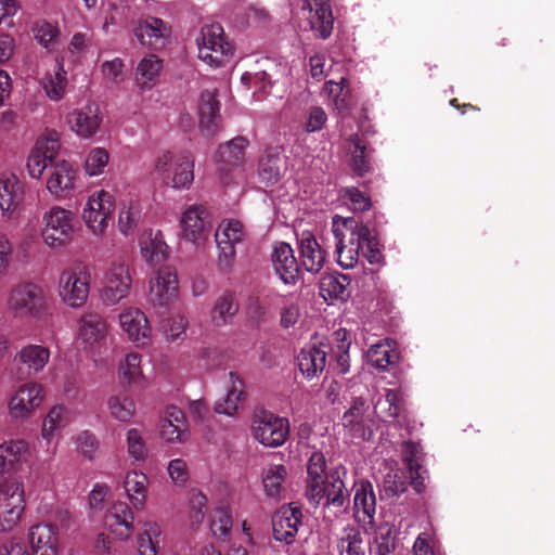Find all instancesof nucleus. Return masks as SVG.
<instances>
[{
  "label": "nucleus",
  "instance_id": "f257e3e1",
  "mask_svg": "<svg viewBox=\"0 0 555 555\" xmlns=\"http://www.w3.org/2000/svg\"><path fill=\"white\" fill-rule=\"evenodd\" d=\"M5 309L13 319L38 321L50 314V298L39 283L21 281L10 288Z\"/></svg>",
  "mask_w": 555,
  "mask_h": 555
},
{
  "label": "nucleus",
  "instance_id": "f03ea898",
  "mask_svg": "<svg viewBox=\"0 0 555 555\" xmlns=\"http://www.w3.org/2000/svg\"><path fill=\"white\" fill-rule=\"evenodd\" d=\"M152 173L175 190H189L194 181V159L188 151H159L151 165Z\"/></svg>",
  "mask_w": 555,
  "mask_h": 555
},
{
  "label": "nucleus",
  "instance_id": "7ed1b4c3",
  "mask_svg": "<svg viewBox=\"0 0 555 555\" xmlns=\"http://www.w3.org/2000/svg\"><path fill=\"white\" fill-rule=\"evenodd\" d=\"M92 275L88 264L79 262L64 269L57 279L60 301L69 309L82 308L89 299Z\"/></svg>",
  "mask_w": 555,
  "mask_h": 555
},
{
  "label": "nucleus",
  "instance_id": "20e7f679",
  "mask_svg": "<svg viewBox=\"0 0 555 555\" xmlns=\"http://www.w3.org/2000/svg\"><path fill=\"white\" fill-rule=\"evenodd\" d=\"M77 218L73 210L54 205L43 211L40 235L50 249L65 247L74 237Z\"/></svg>",
  "mask_w": 555,
  "mask_h": 555
},
{
  "label": "nucleus",
  "instance_id": "39448f33",
  "mask_svg": "<svg viewBox=\"0 0 555 555\" xmlns=\"http://www.w3.org/2000/svg\"><path fill=\"white\" fill-rule=\"evenodd\" d=\"M26 509L25 486L21 478L0 480V533L14 531Z\"/></svg>",
  "mask_w": 555,
  "mask_h": 555
},
{
  "label": "nucleus",
  "instance_id": "423d86ee",
  "mask_svg": "<svg viewBox=\"0 0 555 555\" xmlns=\"http://www.w3.org/2000/svg\"><path fill=\"white\" fill-rule=\"evenodd\" d=\"M357 220L335 215L332 220V232L335 237L337 262L344 269L353 268L359 260L362 243L354 238Z\"/></svg>",
  "mask_w": 555,
  "mask_h": 555
},
{
  "label": "nucleus",
  "instance_id": "0eeeda50",
  "mask_svg": "<svg viewBox=\"0 0 555 555\" xmlns=\"http://www.w3.org/2000/svg\"><path fill=\"white\" fill-rule=\"evenodd\" d=\"M198 57L212 67L225 64L233 53L231 43L225 39L220 24L206 25L197 38Z\"/></svg>",
  "mask_w": 555,
  "mask_h": 555
},
{
  "label": "nucleus",
  "instance_id": "6e6552de",
  "mask_svg": "<svg viewBox=\"0 0 555 555\" xmlns=\"http://www.w3.org/2000/svg\"><path fill=\"white\" fill-rule=\"evenodd\" d=\"M253 438L267 448L283 446L289 435V423L268 411H260L253 416L250 424Z\"/></svg>",
  "mask_w": 555,
  "mask_h": 555
},
{
  "label": "nucleus",
  "instance_id": "1a4fd4ad",
  "mask_svg": "<svg viewBox=\"0 0 555 555\" xmlns=\"http://www.w3.org/2000/svg\"><path fill=\"white\" fill-rule=\"evenodd\" d=\"M132 278L129 266L124 258L113 260L104 272L101 298L107 306L117 305L131 289Z\"/></svg>",
  "mask_w": 555,
  "mask_h": 555
},
{
  "label": "nucleus",
  "instance_id": "9d476101",
  "mask_svg": "<svg viewBox=\"0 0 555 555\" xmlns=\"http://www.w3.org/2000/svg\"><path fill=\"white\" fill-rule=\"evenodd\" d=\"M115 208L114 196L104 190L93 192L82 209V220L95 236H103Z\"/></svg>",
  "mask_w": 555,
  "mask_h": 555
},
{
  "label": "nucleus",
  "instance_id": "9b49d317",
  "mask_svg": "<svg viewBox=\"0 0 555 555\" xmlns=\"http://www.w3.org/2000/svg\"><path fill=\"white\" fill-rule=\"evenodd\" d=\"M215 238L219 250L218 267L223 272H230L235 262V246L245 238L244 225L238 220H223L216 231Z\"/></svg>",
  "mask_w": 555,
  "mask_h": 555
},
{
  "label": "nucleus",
  "instance_id": "f8f14e48",
  "mask_svg": "<svg viewBox=\"0 0 555 555\" xmlns=\"http://www.w3.org/2000/svg\"><path fill=\"white\" fill-rule=\"evenodd\" d=\"M179 297V282L175 270L162 268L150 281L149 302L154 309H168Z\"/></svg>",
  "mask_w": 555,
  "mask_h": 555
},
{
  "label": "nucleus",
  "instance_id": "ddd939ff",
  "mask_svg": "<svg viewBox=\"0 0 555 555\" xmlns=\"http://www.w3.org/2000/svg\"><path fill=\"white\" fill-rule=\"evenodd\" d=\"M108 323L98 311H85L77 320L76 341L85 350L96 348L107 337Z\"/></svg>",
  "mask_w": 555,
  "mask_h": 555
},
{
  "label": "nucleus",
  "instance_id": "4468645a",
  "mask_svg": "<svg viewBox=\"0 0 555 555\" xmlns=\"http://www.w3.org/2000/svg\"><path fill=\"white\" fill-rule=\"evenodd\" d=\"M30 555H61L60 528L50 521L31 525L26 534Z\"/></svg>",
  "mask_w": 555,
  "mask_h": 555
},
{
  "label": "nucleus",
  "instance_id": "2eb2a0df",
  "mask_svg": "<svg viewBox=\"0 0 555 555\" xmlns=\"http://www.w3.org/2000/svg\"><path fill=\"white\" fill-rule=\"evenodd\" d=\"M43 388L40 384H22L8 402L9 415L14 421H25L41 405Z\"/></svg>",
  "mask_w": 555,
  "mask_h": 555
},
{
  "label": "nucleus",
  "instance_id": "dca6fc26",
  "mask_svg": "<svg viewBox=\"0 0 555 555\" xmlns=\"http://www.w3.org/2000/svg\"><path fill=\"white\" fill-rule=\"evenodd\" d=\"M104 528L119 542H128L134 532L132 506L124 501H114L104 515Z\"/></svg>",
  "mask_w": 555,
  "mask_h": 555
},
{
  "label": "nucleus",
  "instance_id": "f3484780",
  "mask_svg": "<svg viewBox=\"0 0 555 555\" xmlns=\"http://www.w3.org/2000/svg\"><path fill=\"white\" fill-rule=\"evenodd\" d=\"M66 121L70 131L78 138L90 140L101 131L103 117L99 105L88 102L81 107L70 111Z\"/></svg>",
  "mask_w": 555,
  "mask_h": 555
},
{
  "label": "nucleus",
  "instance_id": "a211bd4d",
  "mask_svg": "<svg viewBox=\"0 0 555 555\" xmlns=\"http://www.w3.org/2000/svg\"><path fill=\"white\" fill-rule=\"evenodd\" d=\"M60 149L57 132L51 131L40 137L27 158V171L30 178L39 179L43 171L54 160Z\"/></svg>",
  "mask_w": 555,
  "mask_h": 555
},
{
  "label": "nucleus",
  "instance_id": "6ab92c4d",
  "mask_svg": "<svg viewBox=\"0 0 555 555\" xmlns=\"http://www.w3.org/2000/svg\"><path fill=\"white\" fill-rule=\"evenodd\" d=\"M121 332L135 346H147L152 340V327L146 314L139 308H125L118 315Z\"/></svg>",
  "mask_w": 555,
  "mask_h": 555
},
{
  "label": "nucleus",
  "instance_id": "aec40b11",
  "mask_svg": "<svg viewBox=\"0 0 555 555\" xmlns=\"http://www.w3.org/2000/svg\"><path fill=\"white\" fill-rule=\"evenodd\" d=\"M30 456V447L27 440L15 438L0 443V480L18 478L11 472L18 470Z\"/></svg>",
  "mask_w": 555,
  "mask_h": 555
},
{
  "label": "nucleus",
  "instance_id": "412c9836",
  "mask_svg": "<svg viewBox=\"0 0 555 555\" xmlns=\"http://www.w3.org/2000/svg\"><path fill=\"white\" fill-rule=\"evenodd\" d=\"M158 435L169 444H184L190 439L185 414L177 406H167L158 423Z\"/></svg>",
  "mask_w": 555,
  "mask_h": 555
},
{
  "label": "nucleus",
  "instance_id": "4be33fe9",
  "mask_svg": "<svg viewBox=\"0 0 555 555\" xmlns=\"http://www.w3.org/2000/svg\"><path fill=\"white\" fill-rule=\"evenodd\" d=\"M353 509L356 519L362 525L365 532L374 528L376 513V496L369 480L354 482Z\"/></svg>",
  "mask_w": 555,
  "mask_h": 555
},
{
  "label": "nucleus",
  "instance_id": "5701e85b",
  "mask_svg": "<svg viewBox=\"0 0 555 555\" xmlns=\"http://www.w3.org/2000/svg\"><path fill=\"white\" fill-rule=\"evenodd\" d=\"M301 509L294 505L287 504L281 506L274 514L272 519L273 538L278 542L292 544L295 541L299 527L301 526Z\"/></svg>",
  "mask_w": 555,
  "mask_h": 555
},
{
  "label": "nucleus",
  "instance_id": "b1692460",
  "mask_svg": "<svg viewBox=\"0 0 555 555\" xmlns=\"http://www.w3.org/2000/svg\"><path fill=\"white\" fill-rule=\"evenodd\" d=\"M182 237L195 245L203 244L209 235L207 211L202 205H190L180 219Z\"/></svg>",
  "mask_w": 555,
  "mask_h": 555
},
{
  "label": "nucleus",
  "instance_id": "393cba45",
  "mask_svg": "<svg viewBox=\"0 0 555 555\" xmlns=\"http://www.w3.org/2000/svg\"><path fill=\"white\" fill-rule=\"evenodd\" d=\"M171 34L170 27L160 18L147 16L138 22L134 36L142 46L160 49L166 46Z\"/></svg>",
  "mask_w": 555,
  "mask_h": 555
},
{
  "label": "nucleus",
  "instance_id": "a878e982",
  "mask_svg": "<svg viewBox=\"0 0 555 555\" xmlns=\"http://www.w3.org/2000/svg\"><path fill=\"white\" fill-rule=\"evenodd\" d=\"M76 170L67 160L52 164L47 177V190L55 198L66 197L74 189Z\"/></svg>",
  "mask_w": 555,
  "mask_h": 555
},
{
  "label": "nucleus",
  "instance_id": "bb28decb",
  "mask_svg": "<svg viewBox=\"0 0 555 555\" xmlns=\"http://www.w3.org/2000/svg\"><path fill=\"white\" fill-rule=\"evenodd\" d=\"M163 69L164 62L158 55L145 54L134 68V83L138 89L146 92L155 88L159 82Z\"/></svg>",
  "mask_w": 555,
  "mask_h": 555
},
{
  "label": "nucleus",
  "instance_id": "cd10ccee",
  "mask_svg": "<svg viewBox=\"0 0 555 555\" xmlns=\"http://www.w3.org/2000/svg\"><path fill=\"white\" fill-rule=\"evenodd\" d=\"M218 89L209 82L203 88L198 103L199 124L208 134H214L219 129L220 104L216 100Z\"/></svg>",
  "mask_w": 555,
  "mask_h": 555
},
{
  "label": "nucleus",
  "instance_id": "c85d7f7f",
  "mask_svg": "<svg viewBox=\"0 0 555 555\" xmlns=\"http://www.w3.org/2000/svg\"><path fill=\"white\" fill-rule=\"evenodd\" d=\"M302 11H307L310 28L321 38L330 37L333 29V16L327 0H304Z\"/></svg>",
  "mask_w": 555,
  "mask_h": 555
},
{
  "label": "nucleus",
  "instance_id": "c756f323",
  "mask_svg": "<svg viewBox=\"0 0 555 555\" xmlns=\"http://www.w3.org/2000/svg\"><path fill=\"white\" fill-rule=\"evenodd\" d=\"M272 263L275 273L284 284H295L299 267L289 244L281 242L275 244L272 254Z\"/></svg>",
  "mask_w": 555,
  "mask_h": 555
},
{
  "label": "nucleus",
  "instance_id": "7c9ffc66",
  "mask_svg": "<svg viewBox=\"0 0 555 555\" xmlns=\"http://www.w3.org/2000/svg\"><path fill=\"white\" fill-rule=\"evenodd\" d=\"M326 462L321 452H313L307 464V488L306 496L313 504H320L322 501L321 486L326 481L325 476Z\"/></svg>",
  "mask_w": 555,
  "mask_h": 555
},
{
  "label": "nucleus",
  "instance_id": "2f4dec72",
  "mask_svg": "<svg viewBox=\"0 0 555 555\" xmlns=\"http://www.w3.org/2000/svg\"><path fill=\"white\" fill-rule=\"evenodd\" d=\"M244 384H222L214 411L229 417L236 415L246 400Z\"/></svg>",
  "mask_w": 555,
  "mask_h": 555
},
{
  "label": "nucleus",
  "instance_id": "473e14b6",
  "mask_svg": "<svg viewBox=\"0 0 555 555\" xmlns=\"http://www.w3.org/2000/svg\"><path fill=\"white\" fill-rule=\"evenodd\" d=\"M301 264L306 271L319 273L325 263V251L310 232H302L298 238Z\"/></svg>",
  "mask_w": 555,
  "mask_h": 555
},
{
  "label": "nucleus",
  "instance_id": "72a5a7b5",
  "mask_svg": "<svg viewBox=\"0 0 555 555\" xmlns=\"http://www.w3.org/2000/svg\"><path fill=\"white\" fill-rule=\"evenodd\" d=\"M149 477L141 470L132 469L126 473L122 488L130 506L139 511L145 506L149 493Z\"/></svg>",
  "mask_w": 555,
  "mask_h": 555
},
{
  "label": "nucleus",
  "instance_id": "f704fd0d",
  "mask_svg": "<svg viewBox=\"0 0 555 555\" xmlns=\"http://www.w3.org/2000/svg\"><path fill=\"white\" fill-rule=\"evenodd\" d=\"M327 346L309 345L301 349L298 356V366L306 378H318L326 364Z\"/></svg>",
  "mask_w": 555,
  "mask_h": 555
},
{
  "label": "nucleus",
  "instance_id": "c9c22d12",
  "mask_svg": "<svg viewBox=\"0 0 555 555\" xmlns=\"http://www.w3.org/2000/svg\"><path fill=\"white\" fill-rule=\"evenodd\" d=\"M248 142L242 138H235L220 146L218 152V170L221 173H229L244 164L245 150Z\"/></svg>",
  "mask_w": 555,
  "mask_h": 555
},
{
  "label": "nucleus",
  "instance_id": "e433bc0d",
  "mask_svg": "<svg viewBox=\"0 0 555 555\" xmlns=\"http://www.w3.org/2000/svg\"><path fill=\"white\" fill-rule=\"evenodd\" d=\"M422 447L412 441H405L402 444V460L409 469L411 483L417 492L422 491L425 480V469L423 468Z\"/></svg>",
  "mask_w": 555,
  "mask_h": 555
},
{
  "label": "nucleus",
  "instance_id": "4c0bfd02",
  "mask_svg": "<svg viewBox=\"0 0 555 555\" xmlns=\"http://www.w3.org/2000/svg\"><path fill=\"white\" fill-rule=\"evenodd\" d=\"M367 406L362 399H357L344 414L343 424L354 438L365 440L371 437L370 420L365 415Z\"/></svg>",
  "mask_w": 555,
  "mask_h": 555
},
{
  "label": "nucleus",
  "instance_id": "58836bf2",
  "mask_svg": "<svg viewBox=\"0 0 555 555\" xmlns=\"http://www.w3.org/2000/svg\"><path fill=\"white\" fill-rule=\"evenodd\" d=\"M24 184L15 175H4L0 178V209L12 212L22 203Z\"/></svg>",
  "mask_w": 555,
  "mask_h": 555
},
{
  "label": "nucleus",
  "instance_id": "ea45409f",
  "mask_svg": "<svg viewBox=\"0 0 555 555\" xmlns=\"http://www.w3.org/2000/svg\"><path fill=\"white\" fill-rule=\"evenodd\" d=\"M141 256L150 263L159 264L167 260L169 248L160 231H150L140 242Z\"/></svg>",
  "mask_w": 555,
  "mask_h": 555
},
{
  "label": "nucleus",
  "instance_id": "a19ab883",
  "mask_svg": "<svg viewBox=\"0 0 555 555\" xmlns=\"http://www.w3.org/2000/svg\"><path fill=\"white\" fill-rule=\"evenodd\" d=\"M49 359L50 350L42 345L24 346L16 354L17 362L25 367L28 376L41 372L48 364Z\"/></svg>",
  "mask_w": 555,
  "mask_h": 555
},
{
  "label": "nucleus",
  "instance_id": "79ce46f5",
  "mask_svg": "<svg viewBox=\"0 0 555 555\" xmlns=\"http://www.w3.org/2000/svg\"><path fill=\"white\" fill-rule=\"evenodd\" d=\"M106 408L109 416L119 423H129L137 413L133 397L125 390L109 396Z\"/></svg>",
  "mask_w": 555,
  "mask_h": 555
},
{
  "label": "nucleus",
  "instance_id": "37998d69",
  "mask_svg": "<svg viewBox=\"0 0 555 555\" xmlns=\"http://www.w3.org/2000/svg\"><path fill=\"white\" fill-rule=\"evenodd\" d=\"M162 527L157 521L146 520L137 534V547L140 555H158L160 550Z\"/></svg>",
  "mask_w": 555,
  "mask_h": 555
},
{
  "label": "nucleus",
  "instance_id": "c03bdc74",
  "mask_svg": "<svg viewBox=\"0 0 555 555\" xmlns=\"http://www.w3.org/2000/svg\"><path fill=\"white\" fill-rule=\"evenodd\" d=\"M398 359L399 354L395 349V343L390 339L372 345L366 352L367 363L380 371L396 364Z\"/></svg>",
  "mask_w": 555,
  "mask_h": 555
},
{
  "label": "nucleus",
  "instance_id": "a18cd8bd",
  "mask_svg": "<svg viewBox=\"0 0 555 555\" xmlns=\"http://www.w3.org/2000/svg\"><path fill=\"white\" fill-rule=\"evenodd\" d=\"M350 279L345 274H327L320 280L319 289L327 302L345 300L348 297Z\"/></svg>",
  "mask_w": 555,
  "mask_h": 555
},
{
  "label": "nucleus",
  "instance_id": "49530a36",
  "mask_svg": "<svg viewBox=\"0 0 555 555\" xmlns=\"http://www.w3.org/2000/svg\"><path fill=\"white\" fill-rule=\"evenodd\" d=\"M372 530V540L370 542L371 555H391L396 548V537L393 526L389 522H382ZM370 533V530L367 531Z\"/></svg>",
  "mask_w": 555,
  "mask_h": 555
},
{
  "label": "nucleus",
  "instance_id": "de8ad7c7",
  "mask_svg": "<svg viewBox=\"0 0 555 555\" xmlns=\"http://www.w3.org/2000/svg\"><path fill=\"white\" fill-rule=\"evenodd\" d=\"M287 477V468L282 464H270L263 468L261 478L267 496L280 499L284 492V482Z\"/></svg>",
  "mask_w": 555,
  "mask_h": 555
},
{
  "label": "nucleus",
  "instance_id": "09e8293b",
  "mask_svg": "<svg viewBox=\"0 0 555 555\" xmlns=\"http://www.w3.org/2000/svg\"><path fill=\"white\" fill-rule=\"evenodd\" d=\"M47 96L52 101H60L65 94L67 73L62 62H56L53 69L48 72L41 80Z\"/></svg>",
  "mask_w": 555,
  "mask_h": 555
},
{
  "label": "nucleus",
  "instance_id": "8fccbe9b",
  "mask_svg": "<svg viewBox=\"0 0 555 555\" xmlns=\"http://www.w3.org/2000/svg\"><path fill=\"white\" fill-rule=\"evenodd\" d=\"M69 424V415L63 405L53 406L42 421L41 437L48 446L51 444L56 434Z\"/></svg>",
  "mask_w": 555,
  "mask_h": 555
},
{
  "label": "nucleus",
  "instance_id": "3c124183",
  "mask_svg": "<svg viewBox=\"0 0 555 555\" xmlns=\"http://www.w3.org/2000/svg\"><path fill=\"white\" fill-rule=\"evenodd\" d=\"M322 500H325V505L343 507L347 498L348 491L341 480L338 470L326 477V481L321 486Z\"/></svg>",
  "mask_w": 555,
  "mask_h": 555
},
{
  "label": "nucleus",
  "instance_id": "603ef678",
  "mask_svg": "<svg viewBox=\"0 0 555 555\" xmlns=\"http://www.w3.org/2000/svg\"><path fill=\"white\" fill-rule=\"evenodd\" d=\"M237 310L238 305L235 301L234 295L231 293H224L217 298L211 309V322L216 326H224L232 321Z\"/></svg>",
  "mask_w": 555,
  "mask_h": 555
},
{
  "label": "nucleus",
  "instance_id": "864d4df0",
  "mask_svg": "<svg viewBox=\"0 0 555 555\" xmlns=\"http://www.w3.org/2000/svg\"><path fill=\"white\" fill-rule=\"evenodd\" d=\"M354 235H357L354 238L359 240L363 245V248H361L362 256L372 264L379 263L383 258L379 243L370 228L357 220Z\"/></svg>",
  "mask_w": 555,
  "mask_h": 555
},
{
  "label": "nucleus",
  "instance_id": "5fc2aeb1",
  "mask_svg": "<svg viewBox=\"0 0 555 555\" xmlns=\"http://www.w3.org/2000/svg\"><path fill=\"white\" fill-rule=\"evenodd\" d=\"M385 469L387 470L383 477L382 488L387 496H397L403 493L406 489L405 477L403 473L397 467L395 462H385Z\"/></svg>",
  "mask_w": 555,
  "mask_h": 555
},
{
  "label": "nucleus",
  "instance_id": "6e6d98bb",
  "mask_svg": "<svg viewBox=\"0 0 555 555\" xmlns=\"http://www.w3.org/2000/svg\"><path fill=\"white\" fill-rule=\"evenodd\" d=\"M125 438L128 456L134 462H145L149 457L150 449L143 433L138 428H129L126 431Z\"/></svg>",
  "mask_w": 555,
  "mask_h": 555
},
{
  "label": "nucleus",
  "instance_id": "4d7b16f0",
  "mask_svg": "<svg viewBox=\"0 0 555 555\" xmlns=\"http://www.w3.org/2000/svg\"><path fill=\"white\" fill-rule=\"evenodd\" d=\"M258 176L266 185H272L280 180L281 157L278 152H269L259 159Z\"/></svg>",
  "mask_w": 555,
  "mask_h": 555
},
{
  "label": "nucleus",
  "instance_id": "13d9d810",
  "mask_svg": "<svg viewBox=\"0 0 555 555\" xmlns=\"http://www.w3.org/2000/svg\"><path fill=\"white\" fill-rule=\"evenodd\" d=\"M232 528L231 511L225 505L216 506L212 511L210 530L219 540L225 541L230 537Z\"/></svg>",
  "mask_w": 555,
  "mask_h": 555
},
{
  "label": "nucleus",
  "instance_id": "bf43d9fd",
  "mask_svg": "<svg viewBox=\"0 0 555 555\" xmlns=\"http://www.w3.org/2000/svg\"><path fill=\"white\" fill-rule=\"evenodd\" d=\"M109 163V153L101 146L92 147L85 157L83 170L89 177H98L104 173Z\"/></svg>",
  "mask_w": 555,
  "mask_h": 555
},
{
  "label": "nucleus",
  "instance_id": "052dcab7",
  "mask_svg": "<svg viewBox=\"0 0 555 555\" xmlns=\"http://www.w3.org/2000/svg\"><path fill=\"white\" fill-rule=\"evenodd\" d=\"M141 218V205L138 201H125L120 205L118 228L124 234H128L137 227Z\"/></svg>",
  "mask_w": 555,
  "mask_h": 555
},
{
  "label": "nucleus",
  "instance_id": "680f3d73",
  "mask_svg": "<svg viewBox=\"0 0 555 555\" xmlns=\"http://www.w3.org/2000/svg\"><path fill=\"white\" fill-rule=\"evenodd\" d=\"M339 555H366L361 533L356 528L346 529L337 542Z\"/></svg>",
  "mask_w": 555,
  "mask_h": 555
},
{
  "label": "nucleus",
  "instance_id": "e2e57ef3",
  "mask_svg": "<svg viewBox=\"0 0 555 555\" xmlns=\"http://www.w3.org/2000/svg\"><path fill=\"white\" fill-rule=\"evenodd\" d=\"M92 35L88 33H75L67 46V54L73 63L80 64L82 59L91 51Z\"/></svg>",
  "mask_w": 555,
  "mask_h": 555
},
{
  "label": "nucleus",
  "instance_id": "0e129e2a",
  "mask_svg": "<svg viewBox=\"0 0 555 555\" xmlns=\"http://www.w3.org/2000/svg\"><path fill=\"white\" fill-rule=\"evenodd\" d=\"M241 82L248 88H255L254 96L257 101H261L270 94L268 89L272 87V82L266 70L244 73L241 77Z\"/></svg>",
  "mask_w": 555,
  "mask_h": 555
},
{
  "label": "nucleus",
  "instance_id": "69168bd1",
  "mask_svg": "<svg viewBox=\"0 0 555 555\" xmlns=\"http://www.w3.org/2000/svg\"><path fill=\"white\" fill-rule=\"evenodd\" d=\"M349 150L352 153L351 166L358 176H363L370 170V164L365 156V145L358 134L349 139Z\"/></svg>",
  "mask_w": 555,
  "mask_h": 555
},
{
  "label": "nucleus",
  "instance_id": "338daca9",
  "mask_svg": "<svg viewBox=\"0 0 555 555\" xmlns=\"http://www.w3.org/2000/svg\"><path fill=\"white\" fill-rule=\"evenodd\" d=\"M33 33L37 42L46 49H52L60 36L59 27L46 21L37 22L33 27Z\"/></svg>",
  "mask_w": 555,
  "mask_h": 555
},
{
  "label": "nucleus",
  "instance_id": "774afa93",
  "mask_svg": "<svg viewBox=\"0 0 555 555\" xmlns=\"http://www.w3.org/2000/svg\"><path fill=\"white\" fill-rule=\"evenodd\" d=\"M189 516L192 525H199L204 520L207 508L206 495L197 489L189 492L188 499Z\"/></svg>",
  "mask_w": 555,
  "mask_h": 555
}]
</instances>
